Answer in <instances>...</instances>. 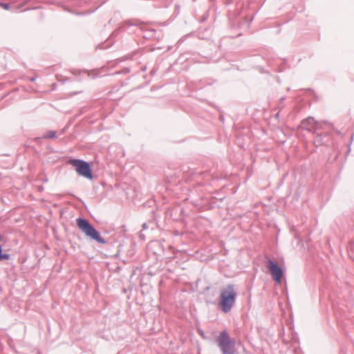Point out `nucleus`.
<instances>
[{
	"label": "nucleus",
	"mask_w": 354,
	"mask_h": 354,
	"mask_svg": "<svg viewBox=\"0 0 354 354\" xmlns=\"http://www.w3.org/2000/svg\"><path fill=\"white\" fill-rule=\"evenodd\" d=\"M236 297V292L232 285L226 286L221 290L219 305L224 313H227L231 310L234 304Z\"/></svg>",
	"instance_id": "f257e3e1"
},
{
	"label": "nucleus",
	"mask_w": 354,
	"mask_h": 354,
	"mask_svg": "<svg viewBox=\"0 0 354 354\" xmlns=\"http://www.w3.org/2000/svg\"><path fill=\"white\" fill-rule=\"evenodd\" d=\"M77 225L79 229L85 234L86 236L95 240L98 243H104V240L101 237L100 233L89 223V222L84 218H78L77 219Z\"/></svg>",
	"instance_id": "f03ea898"
},
{
	"label": "nucleus",
	"mask_w": 354,
	"mask_h": 354,
	"mask_svg": "<svg viewBox=\"0 0 354 354\" xmlns=\"http://www.w3.org/2000/svg\"><path fill=\"white\" fill-rule=\"evenodd\" d=\"M70 162L79 175L88 179L93 178L92 169L88 162L80 159H72Z\"/></svg>",
	"instance_id": "7ed1b4c3"
},
{
	"label": "nucleus",
	"mask_w": 354,
	"mask_h": 354,
	"mask_svg": "<svg viewBox=\"0 0 354 354\" xmlns=\"http://www.w3.org/2000/svg\"><path fill=\"white\" fill-rule=\"evenodd\" d=\"M219 346L223 354H233L234 342L230 338L226 331L221 333L218 337Z\"/></svg>",
	"instance_id": "20e7f679"
},
{
	"label": "nucleus",
	"mask_w": 354,
	"mask_h": 354,
	"mask_svg": "<svg viewBox=\"0 0 354 354\" xmlns=\"http://www.w3.org/2000/svg\"><path fill=\"white\" fill-rule=\"evenodd\" d=\"M268 268L272 274L273 279L277 283L281 282V279L283 274L282 269L277 265V263L272 260H269L268 263Z\"/></svg>",
	"instance_id": "39448f33"
},
{
	"label": "nucleus",
	"mask_w": 354,
	"mask_h": 354,
	"mask_svg": "<svg viewBox=\"0 0 354 354\" xmlns=\"http://www.w3.org/2000/svg\"><path fill=\"white\" fill-rule=\"evenodd\" d=\"M301 125L304 128L306 129L308 131H310L311 129H314L315 130H317L321 127V123L317 122L314 118L309 117L305 120H304L301 122Z\"/></svg>",
	"instance_id": "423d86ee"
},
{
	"label": "nucleus",
	"mask_w": 354,
	"mask_h": 354,
	"mask_svg": "<svg viewBox=\"0 0 354 354\" xmlns=\"http://www.w3.org/2000/svg\"><path fill=\"white\" fill-rule=\"evenodd\" d=\"M56 131H49L44 136V138H56Z\"/></svg>",
	"instance_id": "0eeeda50"
},
{
	"label": "nucleus",
	"mask_w": 354,
	"mask_h": 354,
	"mask_svg": "<svg viewBox=\"0 0 354 354\" xmlns=\"http://www.w3.org/2000/svg\"><path fill=\"white\" fill-rule=\"evenodd\" d=\"M315 144L317 146L321 145L322 144V135L321 134H317V138L315 140Z\"/></svg>",
	"instance_id": "6e6552de"
},
{
	"label": "nucleus",
	"mask_w": 354,
	"mask_h": 354,
	"mask_svg": "<svg viewBox=\"0 0 354 354\" xmlns=\"http://www.w3.org/2000/svg\"><path fill=\"white\" fill-rule=\"evenodd\" d=\"M1 248H0V260H7L10 258V255L8 254H2L1 253Z\"/></svg>",
	"instance_id": "1a4fd4ad"
},
{
	"label": "nucleus",
	"mask_w": 354,
	"mask_h": 354,
	"mask_svg": "<svg viewBox=\"0 0 354 354\" xmlns=\"http://www.w3.org/2000/svg\"><path fill=\"white\" fill-rule=\"evenodd\" d=\"M0 6L3 8L5 10H8L10 8V5L5 3H0Z\"/></svg>",
	"instance_id": "9d476101"
},
{
	"label": "nucleus",
	"mask_w": 354,
	"mask_h": 354,
	"mask_svg": "<svg viewBox=\"0 0 354 354\" xmlns=\"http://www.w3.org/2000/svg\"><path fill=\"white\" fill-rule=\"evenodd\" d=\"M127 24H128L129 26H132V25H133L132 24H131V23H129V22H125V24H124V26L125 25H127Z\"/></svg>",
	"instance_id": "9b49d317"
},
{
	"label": "nucleus",
	"mask_w": 354,
	"mask_h": 354,
	"mask_svg": "<svg viewBox=\"0 0 354 354\" xmlns=\"http://www.w3.org/2000/svg\"><path fill=\"white\" fill-rule=\"evenodd\" d=\"M35 80V77H31L30 81L34 82Z\"/></svg>",
	"instance_id": "f8f14e48"
}]
</instances>
